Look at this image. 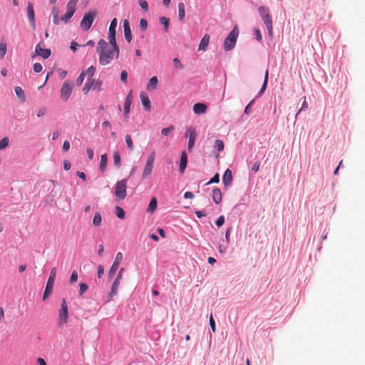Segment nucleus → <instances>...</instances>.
Masks as SVG:
<instances>
[{"label": "nucleus", "instance_id": "nucleus-63", "mask_svg": "<svg viewBox=\"0 0 365 365\" xmlns=\"http://www.w3.org/2000/svg\"><path fill=\"white\" fill-rule=\"evenodd\" d=\"M104 273V268L103 265L98 266V278H101Z\"/></svg>", "mask_w": 365, "mask_h": 365}, {"label": "nucleus", "instance_id": "nucleus-64", "mask_svg": "<svg viewBox=\"0 0 365 365\" xmlns=\"http://www.w3.org/2000/svg\"><path fill=\"white\" fill-rule=\"evenodd\" d=\"M259 165H260V163L259 161H256L252 167V170L255 173L257 172L259 169Z\"/></svg>", "mask_w": 365, "mask_h": 365}, {"label": "nucleus", "instance_id": "nucleus-58", "mask_svg": "<svg viewBox=\"0 0 365 365\" xmlns=\"http://www.w3.org/2000/svg\"><path fill=\"white\" fill-rule=\"evenodd\" d=\"M33 68H34V71L35 73H40L42 71L43 67H42V65L41 63H35L34 64Z\"/></svg>", "mask_w": 365, "mask_h": 365}, {"label": "nucleus", "instance_id": "nucleus-5", "mask_svg": "<svg viewBox=\"0 0 365 365\" xmlns=\"http://www.w3.org/2000/svg\"><path fill=\"white\" fill-rule=\"evenodd\" d=\"M56 274V269L52 268L50 272L49 277L47 280L46 286L43 292V300H46L51 294L54 281Z\"/></svg>", "mask_w": 365, "mask_h": 365}, {"label": "nucleus", "instance_id": "nucleus-34", "mask_svg": "<svg viewBox=\"0 0 365 365\" xmlns=\"http://www.w3.org/2000/svg\"><path fill=\"white\" fill-rule=\"evenodd\" d=\"M125 143L127 145V148L128 149L130 150V151H132L134 149V145H133V140L131 138V136L130 135H126L125 136Z\"/></svg>", "mask_w": 365, "mask_h": 365}, {"label": "nucleus", "instance_id": "nucleus-29", "mask_svg": "<svg viewBox=\"0 0 365 365\" xmlns=\"http://www.w3.org/2000/svg\"><path fill=\"white\" fill-rule=\"evenodd\" d=\"M157 205H158V202H157L156 198L153 197L150 201L148 207L147 209V212H154L157 208Z\"/></svg>", "mask_w": 365, "mask_h": 365}, {"label": "nucleus", "instance_id": "nucleus-30", "mask_svg": "<svg viewBox=\"0 0 365 365\" xmlns=\"http://www.w3.org/2000/svg\"><path fill=\"white\" fill-rule=\"evenodd\" d=\"M102 222V217L100 212H96L93 218V225L95 227H99Z\"/></svg>", "mask_w": 365, "mask_h": 365}, {"label": "nucleus", "instance_id": "nucleus-60", "mask_svg": "<svg viewBox=\"0 0 365 365\" xmlns=\"http://www.w3.org/2000/svg\"><path fill=\"white\" fill-rule=\"evenodd\" d=\"M128 78V73L126 71L123 70L120 73V80L121 81L126 83Z\"/></svg>", "mask_w": 365, "mask_h": 365}, {"label": "nucleus", "instance_id": "nucleus-10", "mask_svg": "<svg viewBox=\"0 0 365 365\" xmlns=\"http://www.w3.org/2000/svg\"><path fill=\"white\" fill-rule=\"evenodd\" d=\"M122 259H123V254L121 252H118L116 254L115 260H114L113 264L111 265L109 272H108V278L109 279H111L113 277L116 271L118 269L119 264L120 263Z\"/></svg>", "mask_w": 365, "mask_h": 365}, {"label": "nucleus", "instance_id": "nucleus-61", "mask_svg": "<svg viewBox=\"0 0 365 365\" xmlns=\"http://www.w3.org/2000/svg\"><path fill=\"white\" fill-rule=\"evenodd\" d=\"M227 250V246L224 245H220L218 246L219 252L221 254H225Z\"/></svg>", "mask_w": 365, "mask_h": 365}, {"label": "nucleus", "instance_id": "nucleus-37", "mask_svg": "<svg viewBox=\"0 0 365 365\" xmlns=\"http://www.w3.org/2000/svg\"><path fill=\"white\" fill-rule=\"evenodd\" d=\"M115 215L119 219L122 220V219L125 218V213L122 207H120V206H116L115 207Z\"/></svg>", "mask_w": 365, "mask_h": 365}, {"label": "nucleus", "instance_id": "nucleus-36", "mask_svg": "<svg viewBox=\"0 0 365 365\" xmlns=\"http://www.w3.org/2000/svg\"><path fill=\"white\" fill-rule=\"evenodd\" d=\"M214 149L217 151H222L224 150V143L222 140H215V145H214Z\"/></svg>", "mask_w": 365, "mask_h": 365}, {"label": "nucleus", "instance_id": "nucleus-35", "mask_svg": "<svg viewBox=\"0 0 365 365\" xmlns=\"http://www.w3.org/2000/svg\"><path fill=\"white\" fill-rule=\"evenodd\" d=\"M160 22L163 26L164 30L167 31L170 25V19L165 16H162L160 18Z\"/></svg>", "mask_w": 365, "mask_h": 365}, {"label": "nucleus", "instance_id": "nucleus-33", "mask_svg": "<svg viewBox=\"0 0 365 365\" xmlns=\"http://www.w3.org/2000/svg\"><path fill=\"white\" fill-rule=\"evenodd\" d=\"M93 80H87L86 82L84 84V86L83 88V93H87L90 90H93Z\"/></svg>", "mask_w": 365, "mask_h": 365}, {"label": "nucleus", "instance_id": "nucleus-11", "mask_svg": "<svg viewBox=\"0 0 365 365\" xmlns=\"http://www.w3.org/2000/svg\"><path fill=\"white\" fill-rule=\"evenodd\" d=\"M43 43L39 42L35 48L36 55L41 56L43 58L47 59L51 56V50L43 47Z\"/></svg>", "mask_w": 365, "mask_h": 365}, {"label": "nucleus", "instance_id": "nucleus-27", "mask_svg": "<svg viewBox=\"0 0 365 365\" xmlns=\"http://www.w3.org/2000/svg\"><path fill=\"white\" fill-rule=\"evenodd\" d=\"M178 19L180 21H182L185 18V5L182 2L178 3Z\"/></svg>", "mask_w": 365, "mask_h": 365}, {"label": "nucleus", "instance_id": "nucleus-43", "mask_svg": "<svg viewBox=\"0 0 365 365\" xmlns=\"http://www.w3.org/2000/svg\"><path fill=\"white\" fill-rule=\"evenodd\" d=\"M175 130V127L173 125H170L167 128H163L162 130H161V133L162 135H163L164 136H167L169 135V133H170L172 131H173Z\"/></svg>", "mask_w": 365, "mask_h": 365}, {"label": "nucleus", "instance_id": "nucleus-24", "mask_svg": "<svg viewBox=\"0 0 365 365\" xmlns=\"http://www.w3.org/2000/svg\"><path fill=\"white\" fill-rule=\"evenodd\" d=\"M158 79L156 76H153L150 78L149 82L147 85V89L148 91L155 90L157 88Z\"/></svg>", "mask_w": 365, "mask_h": 365}, {"label": "nucleus", "instance_id": "nucleus-55", "mask_svg": "<svg viewBox=\"0 0 365 365\" xmlns=\"http://www.w3.org/2000/svg\"><path fill=\"white\" fill-rule=\"evenodd\" d=\"M225 223V217L223 215H220L215 221V225L217 227H220Z\"/></svg>", "mask_w": 365, "mask_h": 365}, {"label": "nucleus", "instance_id": "nucleus-31", "mask_svg": "<svg viewBox=\"0 0 365 365\" xmlns=\"http://www.w3.org/2000/svg\"><path fill=\"white\" fill-rule=\"evenodd\" d=\"M117 25H118L117 19L116 18L113 19L111 20V22H110V24L109 26L108 33H113V34H116Z\"/></svg>", "mask_w": 365, "mask_h": 365}, {"label": "nucleus", "instance_id": "nucleus-22", "mask_svg": "<svg viewBox=\"0 0 365 365\" xmlns=\"http://www.w3.org/2000/svg\"><path fill=\"white\" fill-rule=\"evenodd\" d=\"M268 76H269V71H268V70H267L265 71L264 78V81H263L262 86V87L260 88V91H259L257 96V98L261 96L264 93V92L265 91L266 88L267 86V83H268Z\"/></svg>", "mask_w": 365, "mask_h": 365}, {"label": "nucleus", "instance_id": "nucleus-15", "mask_svg": "<svg viewBox=\"0 0 365 365\" xmlns=\"http://www.w3.org/2000/svg\"><path fill=\"white\" fill-rule=\"evenodd\" d=\"M123 29L125 38L128 43H130L132 41V33L130 28L129 21L128 19H124L123 21Z\"/></svg>", "mask_w": 365, "mask_h": 365}, {"label": "nucleus", "instance_id": "nucleus-12", "mask_svg": "<svg viewBox=\"0 0 365 365\" xmlns=\"http://www.w3.org/2000/svg\"><path fill=\"white\" fill-rule=\"evenodd\" d=\"M27 17L32 29L36 28L35 13L33 4L31 2L27 4Z\"/></svg>", "mask_w": 365, "mask_h": 365}, {"label": "nucleus", "instance_id": "nucleus-59", "mask_svg": "<svg viewBox=\"0 0 365 365\" xmlns=\"http://www.w3.org/2000/svg\"><path fill=\"white\" fill-rule=\"evenodd\" d=\"M255 35L256 39L259 42H262V36L261 34L260 31L258 29L255 30Z\"/></svg>", "mask_w": 365, "mask_h": 365}, {"label": "nucleus", "instance_id": "nucleus-46", "mask_svg": "<svg viewBox=\"0 0 365 365\" xmlns=\"http://www.w3.org/2000/svg\"><path fill=\"white\" fill-rule=\"evenodd\" d=\"M232 230V226L228 227L226 230L225 235V240L227 245H228L230 243V237Z\"/></svg>", "mask_w": 365, "mask_h": 365}, {"label": "nucleus", "instance_id": "nucleus-25", "mask_svg": "<svg viewBox=\"0 0 365 365\" xmlns=\"http://www.w3.org/2000/svg\"><path fill=\"white\" fill-rule=\"evenodd\" d=\"M152 170H153V165L145 163L143 171V174H142V178L145 179L148 177H150L151 175Z\"/></svg>", "mask_w": 365, "mask_h": 365}, {"label": "nucleus", "instance_id": "nucleus-13", "mask_svg": "<svg viewBox=\"0 0 365 365\" xmlns=\"http://www.w3.org/2000/svg\"><path fill=\"white\" fill-rule=\"evenodd\" d=\"M192 110L196 115H202L206 113L207 106L203 103H196L194 104Z\"/></svg>", "mask_w": 365, "mask_h": 365}, {"label": "nucleus", "instance_id": "nucleus-45", "mask_svg": "<svg viewBox=\"0 0 365 365\" xmlns=\"http://www.w3.org/2000/svg\"><path fill=\"white\" fill-rule=\"evenodd\" d=\"M220 182V175L219 173H216L206 184L205 185H208L212 183H218Z\"/></svg>", "mask_w": 365, "mask_h": 365}, {"label": "nucleus", "instance_id": "nucleus-26", "mask_svg": "<svg viewBox=\"0 0 365 365\" xmlns=\"http://www.w3.org/2000/svg\"><path fill=\"white\" fill-rule=\"evenodd\" d=\"M113 163L117 168L121 166L120 155L118 150L113 152Z\"/></svg>", "mask_w": 365, "mask_h": 365}, {"label": "nucleus", "instance_id": "nucleus-50", "mask_svg": "<svg viewBox=\"0 0 365 365\" xmlns=\"http://www.w3.org/2000/svg\"><path fill=\"white\" fill-rule=\"evenodd\" d=\"M173 63L174 66L176 68L182 69L184 68L182 63H181V61L178 58H173Z\"/></svg>", "mask_w": 365, "mask_h": 365}, {"label": "nucleus", "instance_id": "nucleus-41", "mask_svg": "<svg viewBox=\"0 0 365 365\" xmlns=\"http://www.w3.org/2000/svg\"><path fill=\"white\" fill-rule=\"evenodd\" d=\"M93 90H96L98 91H101V86H102V81L99 80L93 79Z\"/></svg>", "mask_w": 365, "mask_h": 365}, {"label": "nucleus", "instance_id": "nucleus-21", "mask_svg": "<svg viewBox=\"0 0 365 365\" xmlns=\"http://www.w3.org/2000/svg\"><path fill=\"white\" fill-rule=\"evenodd\" d=\"M209 41H210L209 35L208 34L204 35V36L202 37V38L201 39V41L200 42L198 50H202V51L206 50L207 47L209 44Z\"/></svg>", "mask_w": 365, "mask_h": 365}, {"label": "nucleus", "instance_id": "nucleus-9", "mask_svg": "<svg viewBox=\"0 0 365 365\" xmlns=\"http://www.w3.org/2000/svg\"><path fill=\"white\" fill-rule=\"evenodd\" d=\"M72 90L73 86L69 82L65 81L60 91L61 98L63 101H66L69 98Z\"/></svg>", "mask_w": 365, "mask_h": 365}, {"label": "nucleus", "instance_id": "nucleus-56", "mask_svg": "<svg viewBox=\"0 0 365 365\" xmlns=\"http://www.w3.org/2000/svg\"><path fill=\"white\" fill-rule=\"evenodd\" d=\"M78 280V272L76 270H73L71 273L70 277V283L73 284Z\"/></svg>", "mask_w": 365, "mask_h": 365}, {"label": "nucleus", "instance_id": "nucleus-42", "mask_svg": "<svg viewBox=\"0 0 365 365\" xmlns=\"http://www.w3.org/2000/svg\"><path fill=\"white\" fill-rule=\"evenodd\" d=\"M115 35L116 34H113V33H108V40L111 47L118 45L116 42Z\"/></svg>", "mask_w": 365, "mask_h": 365}, {"label": "nucleus", "instance_id": "nucleus-39", "mask_svg": "<svg viewBox=\"0 0 365 365\" xmlns=\"http://www.w3.org/2000/svg\"><path fill=\"white\" fill-rule=\"evenodd\" d=\"M9 138L6 136V137H4L1 140H0V150H4L6 148L8 147L9 145Z\"/></svg>", "mask_w": 365, "mask_h": 365}, {"label": "nucleus", "instance_id": "nucleus-28", "mask_svg": "<svg viewBox=\"0 0 365 365\" xmlns=\"http://www.w3.org/2000/svg\"><path fill=\"white\" fill-rule=\"evenodd\" d=\"M14 91H15L16 96L19 98L21 101L24 102L26 100V97H25L24 90L19 86H16L14 88Z\"/></svg>", "mask_w": 365, "mask_h": 365}, {"label": "nucleus", "instance_id": "nucleus-57", "mask_svg": "<svg viewBox=\"0 0 365 365\" xmlns=\"http://www.w3.org/2000/svg\"><path fill=\"white\" fill-rule=\"evenodd\" d=\"M155 152H152V153L149 155V156H148V159H147L146 163H147V164H151V165H153V162H154V160H155Z\"/></svg>", "mask_w": 365, "mask_h": 365}, {"label": "nucleus", "instance_id": "nucleus-49", "mask_svg": "<svg viewBox=\"0 0 365 365\" xmlns=\"http://www.w3.org/2000/svg\"><path fill=\"white\" fill-rule=\"evenodd\" d=\"M88 289V285L86 283H81L79 284L78 293L80 296H82L86 291Z\"/></svg>", "mask_w": 365, "mask_h": 365}, {"label": "nucleus", "instance_id": "nucleus-14", "mask_svg": "<svg viewBox=\"0 0 365 365\" xmlns=\"http://www.w3.org/2000/svg\"><path fill=\"white\" fill-rule=\"evenodd\" d=\"M187 164V155L185 151H182L180 155L179 171L180 173H184Z\"/></svg>", "mask_w": 365, "mask_h": 365}, {"label": "nucleus", "instance_id": "nucleus-48", "mask_svg": "<svg viewBox=\"0 0 365 365\" xmlns=\"http://www.w3.org/2000/svg\"><path fill=\"white\" fill-rule=\"evenodd\" d=\"M138 4L144 11H148V4L145 0H138Z\"/></svg>", "mask_w": 365, "mask_h": 365}, {"label": "nucleus", "instance_id": "nucleus-19", "mask_svg": "<svg viewBox=\"0 0 365 365\" xmlns=\"http://www.w3.org/2000/svg\"><path fill=\"white\" fill-rule=\"evenodd\" d=\"M232 182V175L231 170L227 168L222 176V182L225 186L230 185Z\"/></svg>", "mask_w": 365, "mask_h": 365}, {"label": "nucleus", "instance_id": "nucleus-62", "mask_svg": "<svg viewBox=\"0 0 365 365\" xmlns=\"http://www.w3.org/2000/svg\"><path fill=\"white\" fill-rule=\"evenodd\" d=\"M46 113V109L44 107L41 108L37 112V116L41 118Z\"/></svg>", "mask_w": 365, "mask_h": 365}, {"label": "nucleus", "instance_id": "nucleus-2", "mask_svg": "<svg viewBox=\"0 0 365 365\" xmlns=\"http://www.w3.org/2000/svg\"><path fill=\"white\" fill-rule=\"evenodd\" d=\"M258 12L259 16L263 21L264 25L267 27L268 34L270 38L273 36V26H272V17L269 14V8L265 6H260L258 8Z\"/></svg>", "mask_w": 365, "mask_h": 365}, {"label": "nucleus", "instance_id": "nucleus-52", "mask_svg": "<svg viewBox=\"0 0 365 365\" xmlns=\"http://www.w3.org/2000/svg\"><path fill=\"white\" fill-rule=\"evenodd\" d=\"M112 52H113V58H115L116 59H118L119 58V55H120V49H119L118 45H116V46L112 47Z\"/></svg>", "mask_w": 365, "mask_h": 365}, {"label": "nucleus", "instance_id": "nucleus-51", "mask_svg": "<svg viewBox=\"0 0 365 365\" xmlns=\"http://www.w3.org/2000/svg\"><path fill=\"white\" fill-rule=\"evenodd\" d=\"M84 78H85V73H84V71H83L81 73V74L76 79V85L78 86H81L84 81Z\"/></svg>", "mask_w": 365, "mask_h": 365}, {"label": "nucleus", "instance_id": "nucleus-23", "mask_svg": "<svg viewBox=\"0 0 365 365\" xmlns=\"http://www.w3.org/2000/svg\"><path fill=\"white\" fill-rule=\"evenodd\" d=\"M107 163H108L107 155L106 153L101 155L100 164H99V170L101 173H103L106 170Z\"/></svg>", "mask_w": 365, "mask_h": 365}, {"label": "nucleus", "instance_id": "nucleus-54", "mask_svg": "<svg viewBox=\"0 0 365 365\" xmlns=\"http://www.w3.org/2000/svg\"><path fill=\"white\" fill-rule=\"evenodd\" d=\"M209 324L210 326V328L212 331V332H215L216 327H215V322L212 317V314H210L209 318Z\"/></svg>", "mask_w": 365, "mask_h": 365}, {"label": "nucleus", "instance_id": "nucleus-8", "mask_svg": "<svg viewBox=\"0 0 365 365\" xmlns=\"http://www.w3.org/2000/svg\"><path fill=\"white\" fill-rule=\"evenodd\" d=\"M124 272V268H120L113 284L111 286L110 292L108 294L109 300H111L114 296L117 294L118 287L120 282V280L123 277V273Z\"/></svg>", "mask_w": 365, "mask_h": 365}, {"label": "nucleus", "instance_id": "nucleus-16", "mask_svg": "<svg viewBox=\"0 0 365 365\" xmlns=\"http://www.w3.org/2000/svg\"><path fill=\"white\" fill-rule=\"evenodd\" d=\"M188 133V144H187V148L189 150H191L192 148L194 147L195 137H196V132L194 129L190 128L187 130Z\"/></svg>", "mask_w": 365, "mask_h": 365}, {"label": "nucleus", "instance_id": "nucleus-1", "mask_svg": "<svg viewBox=\"0 0 365 365\" xmlns=\"http://www.w3.org/2000/svg\"><path fill=\"white\" fill-rule=\"evenodd\" d=\"M96 51L99 56V63L102 66L109 64L114 58L112 47L108 48V43L104 39H100L98 41Z\"/></svg>", "mask_w": 365, "mask_h": 365}, {"label": "nucleus", "instance_id": "nucleus-17", "mask_svg": "<svg viewBox=\"0 0 365 365\" xmlns=\"http://www.w3.org/2000/svg\"><path fill=\"white\" fill-rule=\"evenodd\" d=\"M142 105L145 110H150V101L149 97L145 92H141L140 94Z\"/></svg>", "mask_w": 365, "mask_h": 365}, {"label": "nucleus", "instance_id": "nucleus-6", "mask_svg": "<svg viewBox=\"0 0 365 365\" xmlns=\"http://www.w3.org/2000/svg\"><path fill=\"white\" fill-rule=\"evenodd\" d=\"M128 179L125 178L119 180L115 184V195L117 198L123 200L126 197V185Z\"/></svg>", "mask_w": 365, "mask_h": 365}, {"label": "nucleus", "instance_id": "nucleus-18", "mask_svg": "<svg viewBox=\"0 0 365 365\" xmlns=\"http://www.w3.org/2000/svg\"><path fill=\"white\" fill-rule=\"evenodd\" d=\"M132 91H130L128 95L126 96L125 102H124V115L126 117L130 110V106L132 104L131 101Z\"/></svg>", "mask_w": 365, "mask_h": 365}, {"label": "nucleus", "instance_id": "nucleus-20", "mask_svg": "<svg viewBox=\"0 0 365 365\" xmlns=\"http://www.w3.org/2000/svg\"><path fill=\"white\" fill-rule=\"evenodd\" d=\"M212 200L216 204H220L221 202L222 192L219 188L216 187V188L213 189L212 192Z\"/></svg>", "mask_w": 365, "mask_h": 365}, {"label": "nucleus", "instance_id": "nucleus-4", "mask_svg": "<svg viewBox=\"0 0 365 365\" xmlns=\"http://www.w3.org/2000/svg\"><path fill=\"white\" fill-rule=\"evenodd\" d=\"M96 16V11L90 10L88 12L83 15L81 21V27L83 31H88L92 26L94 19Z\"/></svg>", "mask_w": 365, "mask_h": 365}, {"label": "nucleus", "instance_id": "nucleus-3", "mask_svg": "<svg viewBox=\"0 0 365 365\" xmlns=\"http://www.w3.org/2000/svg\"><path fill=\"white\" fill-rule=\"evenodd\" d=\"M238 35L239 31L235 26L225 39L223 48L225 51H229L235 48Z\"/></svg>", "mask_w": 365, "mask_h": 365}, {"label": "nucleus", "instance_id": "nucleus-38", "mask_svg": "<svg viewBox=\"0 0 365 365\" xmlns=\"http://www.w3.org/2000/svg\"><path fill=\"white\" fill-rule=\"evenodd\" d=\"M6 51H7V46H6V43L4 41H1L0 42V58H3L6 53Z\"/></svg>", "mask_w": 365, "mask_h": 365}, {"label": "nucleus", "instance_id": "nucleus-7", "mask_svg": "<svg viewBox=\"0 0 365 365\" xmlns=\"http://www.w3.org/2000/svg\"><path fill=\"white\" fill-rule=\"evenodd\" d=\"M68 319V308L65 299H63L61 309L58 311V325L66 324Z\"/></svg>", "mask_w": 365, "mask_h": 365}, {"label": "nucleus", "instance_id": "nucleus-32", "mask_svg": "<svg viewBox=\"0 0 365 365\" xmlns=\"http://www.w3.org/2000/svg\"><path fill=\"white\" fill-rule=\"evenodd\" d=\"M96 71V68L93 66H91L88 68V69L86 71L85 76H87V80H93L92 77L94 76Z\"/></svg>", "mask_w": 365, "mask_h": 365}, {"label": "nucleus", "instance_id": "nucleus-53", "mask_svg": "<svg viewBox=\"0 0 365 365\" xmlns=\"http://www.w3.org/2000/svg\"><path fill=\"white\" fill-rule=\"evenodd\" d=\"M148 28V21L145 19H141L140 21V29L141 31H145Z\"/></svg>", "mask_w": 365, "mask_h": 365}, {"label": "nucleus", "instance_id": "nucleus-44", "mask_svg": "<svg viewBox=\"0 0 365 365\" xmlns=\"http://www.w3.org/2000/svg\"><path fill=\"white\" fill-rule=\"evenodd\" d=\"M76 4L71 1H69L66 5V9L68 11H72L71 13L74 14L76 11Z\"/></svg>", "mask_w": 365, "mask_h": 365}, {"label": "nucleus", "instance_id": "nucleus-40", "mask_svg": "<svg viewBox=\"0 0 365 365\" xmlns=\"http://www.w3.org/2000/svg\"><path fill=\"white\" fill-rule=\"evenodd\" d=\"M71 12V11H66V14L61 17V21H63L64 23H68L69 20L71 19V17L73 16V14H72Z\"/></svg>", "mask_w": 365, "mask_h": 365}, {"label": "nucleus", "instance_id": "nucleus-47", "mask_svg": "<svg viewBox=\"0 0 365 365\" xmlns=\"http://www.w3.org/2000/svg\"><path fill=\"white\" fill-rule=\"evenodd\" d=\"M255 98H254V99H252V101H250V102L247 105V106L245 107V110H244L245 114H246V115H249V114L250 113L251 110H252V106H253V105H254V103H255Z\"/></svg>", "mask_w": 365, "mask_h": 365}]
</instances>
